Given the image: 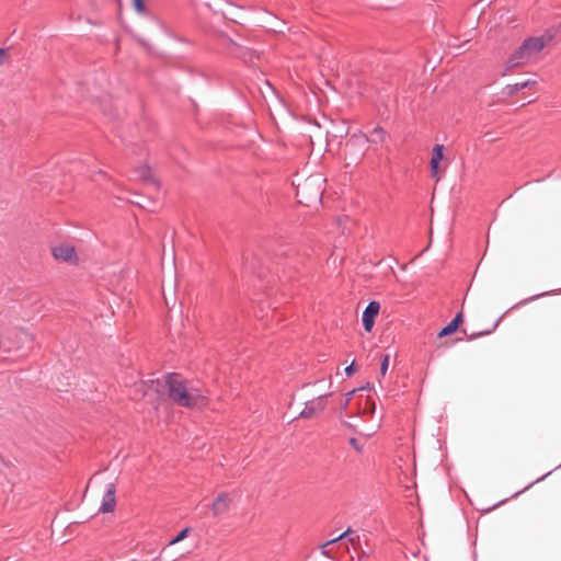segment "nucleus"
<instances>
[{"mask_svg": "<svg viewBox=\"0 0 561 561\" xmlns=\"http://www.w3.org/2000/svg\"><path fill=\"white\" fill-rule=\"evenodd\" d=\"M535 83H536V81H531V80H526V81H523V82H517L513 87H508V89H510L508 93L513 94V93L518 92V91H520V90H523V89H525V88H527V87H529L531 84H535Z\"/></svg>", "mask_w": 561, "mask_h": 561, "instance_id": "11", "label": "nucleus"}, {"mask_svg": "<svg viewBox=\"0 0 561 561\" xmlns=\"http://www.w3.org/2000/svg\"><path fill=\"white\" fill-rule=\"evenodd\" d=\"M233 499L229 493H219L210 505L213 516L218 517L230 511Z\"/></svg>", "mask_w": 561, "mask_h": 561, "instance_id": "4", "label": "nucleus"}, {"mask_svg": "<svg viewBox=\"0 0 561 561\" xmlns=\"http://www.w3.org/2000/svg\"><path fill=\"white\" fill-rule=\"evenodd\" d=\"M191 533V528L190 527H186L184 529H182L178 536L175 538H173L170 542H169V547L170 546H174L176 543H179L180 541L184 540Z\"/></svg>", "mask_w": 561, "mask_h": 561, "instance_id": "12", "label": "nucleus"}, {"mask_svg": "<svg viewBox=\"0 0 561 561\" xmlns=\"http://www.w3.org/2000/svg\"><path fill=\"white\" fill-rule=\"evenodd\" d=\"M444 159V146L443 145H435L432 150V157H431V173L432 176L435 179L436 182L439 181L440 174L444 171L440 169L439 163Z\"/></svg>", "mask_w": 561, "mask_h": 561, "instance_id": "6", "label": "nucleus"}, {"mask_svg": "<svg viewBox=\"0 0 561 561\" xmlns=\"http://www.w3.org/2000/svg\"><path fill=\"white\" fill-rule=\"evenodd\" d=\"M380 310V304L378 301H370L363 312V325L366 332L373 330L375 318L378 316Z\"/></svg>", "mask_w": 561, "mask_h": 561, "instance_id": "7", "label": "nucleus"}, {"mask_svg": "<svg viewBox=\"0 0 561 561\" xmlns=\"http://www.w3.org/2000/svg\"><path fill=\"white\" fill-rule=\"evenodd\" d=\"M458 330L451 321L438 332V337L447 336Z\"/></svg>", "mask_w": 561, "mask_h": 561, "instance_id": "14", "label": "nucleus"}, {"mask_svg": "<svg viewBox=\"0 0 561 561\" xmlns=\"http://www.w3.org/2000/svg\"><path fill=\"white\" fill-rule=\"evenodd\" d=\"M164 387L169 398L176 404L187 409H204L209 399L192 382L180 375H168L164 378Z\"/></svg>", "mask_w": 561, "mask_h": 561, "instance_id": "1", "label": "nucleus"}, {"mask_svg": "<svg viewBox=\"0 0 561 561\" xmlns=\"http://www.w3.org/2000/svg\"><path fill=\"white\" fill-rule=\"evenodd\" d=\"M307 187V183H305L302 186H301V191H305V188Z\"/></svg>", "mask_w": 561, "mask_h": 561, "instance_id": "22", "label": "nucleus"}, {"mask_svg": "<svg viewBox=\"0 0 561 561\" xmlns=\"http://www.w3.org/2000/svg\"><path fill=\"white\" fill-rule=\"evenodd\" d=\"M51 255L56 261L78 265L79 255L76 248L70 243H58L51 247Z\"/></svg>", "mask_w": 561, "mask_h": 561, "instance_id": "3", "label": "nucleus"}, {"mask_svg": "<svg viewBox=\"0 0 561 561\" xmlns=\"http://www.w3.org/2000/svg\"><path fill=\"white\" fill-rule=\"evenodd\" d=\"M463 321V313L462 311H460L459 313L456 314V317L451 320V322L459 328V325L462 323Z\"/></svg>", "mask_w": 561, "mask_h": 561, "instance_id": "18", "label": "nucleus"}, {"mask_svg": "<svg viewBox=\"0 0 561 561\" xmlns=\"http://www.w3.org/2000/svg\"><path fill=\"white\" fill-rule=\"evenodd\" d=\"M324 407H325L324 399L319 397L317 399H313V400H310L309 402H307L306 407L301 411L300 415L302 417H307V419L311 417L314 414H317L318 412L322 411L324 409Z\"/></svg>", "mask_w": 561, "mask_h": 561, "instance_id": "9", "label": "nucleus"}, {"mask_svg": "<svg viewBox=\"0 0 561 561\" xmlns=\"http://www.w3.org/2000/svg\"><path fill=\"white\" fill-rule=\"evenodd\" d=\"M360 139H364L365 141L375 142V144H377V142L382 144L386 140V131L381 127H376L373 130L370 137H368V136H366L364 134L353 135L350 138L347 145L351 144V145L355 146L357 144V141L360 140Z\"/></svg>", "mask_w": 561, "mask_h": 561, "instance_id": "8", "label": "nucleus"}, {"mask_svg": "<svg viewBox=\"0 0 561 561\" xmlns=\"http://www.w3.org/2000/svg\"><path fill=\"white\" fill-rule=\"evenodd\" d=\"M350 444L353 446V448L355 450H357L358 453H362L363 451V447L358 444L357 439L356 438H350Z\"/></svg>", "mask_w": 561, "mask_h": 561, "instance_id": "19", "label": "nucleus"}, {"mask_svg": "<svg viewBox=\"0 0 561 561\" xmlns=\"http://www.w3.org/2000/svg\"><path fill=\"white\" fill-rule=\"evenodd\" d=\"M316 196H317V197H319V196H320V190H318V191H317Z\"/></svg>", "mask_w": 561, "mask_h": 561, "instance_id": "23", "label": "nucleus"}, {"mask_svg": "<svg viewBox=\"0 0 561 561\" xmlns=\"http://www.w3.org/2000/svg\"><path fill=\"white\" fill-rule=\"evenodd\" d=\"M21 332H22L23 334H25V336H26V337H28L31 341H33V340H34V335H33V334H31V333H28L27 331H25V330H21Z\"/></svg>", "mask_w": 561, "mask_h": 561, "instance_id": "21", "label": "nucleus"}, {"mask_svg": "<svg viewBox=\"0 0 561 561\" xmlns=\"http://www.w3.org/2000/svg\"><path fill=\"white\" fill-rule=\"evenodd\" d=\"M115 484L114 482H106L104 484V495L102 500V504L100 511L102 513H111L115 510L116 500H115Z\"/></svg>", "mask_w": 561, "mask_h": 561, "instance_id": "5", "label": "nucleus"}, {"mask_svg": "<svg viewBox=\"0 0 561 561\" xmlns=\"http://www.w3.org/2000/svg\"><path fill=\"white\" fill-rule=\"evenodd\" d=\"M139 178L144 181L152 180V172L149 167L142 165L137 170Z\"/></svg>", "mask_w": 561, "mask_h": 561, "instance_id": "13", "label": "nucleus"}, {"mask_svg": "<svg viewBox=\"0 0 561 561\" xmlns=\"http://www.w3.org/2000/svg\"><path fill=\"white\" fill-rule=\"evenodd\" d=\"M353 531L351 529H347L346 531H344L343 534H341L339 537L336 538H333L329 541H327L325 543L322 545V552L327 556H330L332 549H329L333 543L337 542L339 540H341L342 538L344 537H347L350 535H352Z\"/></svg>", "mask_w": 561, "mask_h": 561, "instance_id": "10", "label": "nucleus"}, {"mask_svg": "<svg viewBox=\"0 0 561 561\" xmlns=\"http://www.w3.org/2000/svg\"><path fill=\"white\" fill-rule=\"evenodd\" d=\"M355 371V365H354V362L351 363V365H348L346 368H345V373L347 376H352Z\"/></svg>", "mask_w": 561, "mask_h": 561, "instance_id": "20", "label": "nucleus"}, {"mask_svg": "<svg viewBox=\"0 0 561 561\" xmlns=\"http://www.w3.org/2000/svg\"><path fill=\"white\" fill-rule=\"evenodd\" d=\"M133 7L138 13L145 14L146 7L144 0H133Z\"/></svg>", "mask_w": 561, "mask_h": 561, "instance_id": "15", "label": "nucleus"}, {"mask_svg": "<svg viewBox=\"0 0 561 561\" xmlns=\"http://www.w3.org/2000/svg\"><path fill=\"white\" fill-rule=\"evenodd\" d=\"M9 50L5 48H0V67H2L9 59Z\"/></svg>", "mask_w": 561, "mask_h": 561, "instance_id": "17", "label": "nucleus"}, {"mask_svg": "<svg viewBox=\"0 0 561 561\" xmlns=\"http://www.w3.org/2000/svg\"><path fill=\"white\" fill-rule=\"evenodd\" d=\"M389 360H390V356L389 354H386L381 360V365H380V375L381 376H385L387 370H388V366H389Z\"/></svg>", "mask_w": 561, "mask_h": 561, "instance_id": "16", "label": "nucleus"}, {"mask_svg": "<svg viewBox=\"0 0 561 561\" xmlns=\"http://www.w3.org/2000/svg\"><path fill=\"white\" fill-rule=\"evenodd\" d=\"M551 35H541L527 38L513 54L505 64V76L507 71L527 65L545 46L551 41Z\"/></svg>", "mask_w": 561, "mask_h": 561, "instance_id": "2", "label": "nucleus"}]
</instances>
